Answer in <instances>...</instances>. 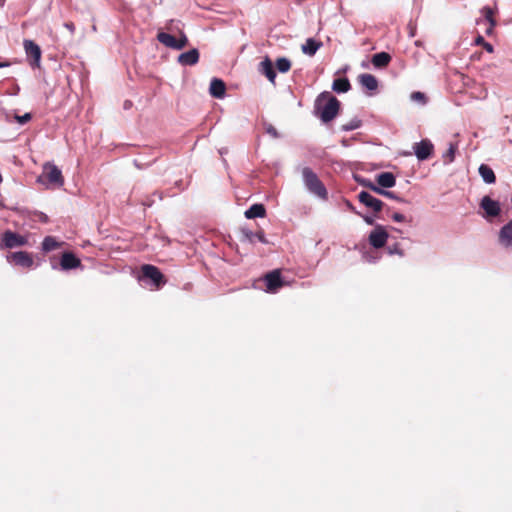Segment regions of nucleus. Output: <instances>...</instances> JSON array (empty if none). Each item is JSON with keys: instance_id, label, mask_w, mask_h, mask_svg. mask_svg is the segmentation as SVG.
Returning <instances> with one entry per match:
<instances>
[{"instance_id": "f257e3e1", "label": "nucleus", "mask_w": 512, "mask_h": 512, "mask_svg": "<svg viewBox=\"0 0 512 512\" xmlns=\"http://www.w3.org/2000/svg\"><path fill=\"white\" fill-rule=\"evenodd\" d=\"M339 110L340 102L330 92L324 91L317 96L314 104V114L322 122L332 121L338 115Z\"/></svg>"}, {"instance_id": "f03ea898", "label": "nucleus", "mask_w": 512, "mask_h": 512, "mask_svg": "<svg viewBox=\"0 0 512 512\" xmlns=\"http://www.w3.org/2000/svg\"><path fill=\"white\" fill-rule=\"evenodd\" d=\"M302 177L308 191L322 200H327L328 191L317 174L310 168L302 169Z\"/></svg>"}, {"instance_id": "7ed1b4c3", "label": "nucleus", "mask_w": 512, "mask_h": 512, "mask_svg": "<svg viewBox=\"0 0 512 512\" xmlns=\"http://www.w3.org/2000/svg\"><path fill=\"white\" fill-rule=\"evenodd\" d=\"M141 279L150 280L155 289H160L167 282L160 269L151 264L141 266Z\"/></svg>"}, {"instance_id": "20e7f679", "label": "nucleus", "mask_w": 512, "mask_h": 512, "mask_svg": "<svg viewBox=\"0 0 512 512\" xmlns=\"http://www.w3.org/2000/svg\"><path fill=\"white\" fill-rule=\"evenodd\" d=\"M28 244V238L17 232L6 230L0 239V249H14Z\"/></svg>"}, {"instance_id": "39448f33", "label": "nucleus", "mask_w": 512, "mask_h": 512, "mask_svg": "<svg viewBox=\"0 0 512 512\" xmlns=\"http://www.w3.org/2000/svg\"><path fill=\"white\" fill-rule=\"evenodd\" d=\"M24 50L27 56V59L29 61V64L33 68H39L40 67V61H41V48L38 44H36L33 40H24L23 42Z\"/></svg>"}, {"instance_id": "423d86ee", "label": "nucleus", "mask_w": 512, "mask_h": 512, "mask_svg": "<svg viewBox=\"0 0 512 512\" xmlns=\"http://www.w3.org/2000/svg\"><path fill=\"white\" fill-rule=\"evenodd\" d=\"M6 260L13 265L27 269L31 268L34 264L32 254L26 251L10 252L6 256Z\"/></svg>"}, {"instance_id": "0eeeda50", "label": "nucleus", "mask_w": 512, "mask_h": 512, "mask_svg": "<svg viewBox=\"0 0 512 512\" xmlns=\"http://www.w3.org/2000/svg\"><path fill=\"white\" fill-rule=\"evenodd\" d=\"M387 239L388 233L381 225H377L369 235V243L376 249L384 247L387 242Z\"/></svg>"}, {"instance_id": "6e6552de", "label": "nucleus", "mask_w": 512, "mask_h": 512, "mask_svg": "<svg viewBox=\"0 0 512 512\" xmlns=\"http://www.w3.org/2000/svg\"><path fill=\"white\" fill-rule=\"evenodd\" d=\"M414 153L418 160L423 161L431 157L434 151V146L428 139H423L413 146Z\"/></svg>"}, {"instance_id": "1a4fd4ad", "label": "nucleus", "mask_w": 512, "mask_h": 512, "mask_svg": "<svg viewBox=\"0 0 512 512\" xmlns=\"http://www.w3.org/2000/svg\"><path fill=\"white\" fill-rule=\"evenodd\" d=\"M264 281L266 283V291L274 293L279 288L283 287L284 282L281 278L280 270L276 269L264 276Z\"/></svg>"}, {"instance_id": "9d476101", "label": "nucleus", "mask_w": 512, "mask_h": 512, "mask_svg": "<svg viewBox=\"0 0 512 512\" xmlns=\"http://www.w3.org/2000/svg\"><path fill=\"white\" fill-rule=\"evenodd\" d=\"M43 175L50 184L62 186L64 183V178L62 176L61 170L53 164L44 165Z\"/></svg>"}, {"instance_id": "9b49d317", "label": "nucleus", "mask_w": 512, "mask_h": 512, "mask_svg": "<svg viewBox=\"0 0 512 512\" xmlns=\"http://www.w3.org/2000/svg\"><path fill=\"white\" fill-rule=\"evenodd\" d=\"M358 200L365 205L367 208L371 209L373 212H380L383 208V202L372 196L370 193L366 191H361L358 194Z\"/></svg>"}, {"instance_id": "f8f14e48", "label": "nucleus", "mask_w": 512, "mask_h": 512, "mask_svg": "<svg viewBox=\"0 0 512 512\" xmlns=\"http://www.w3.org/2000/svg\"><path fill=\"white\" fill-rule=\"evenodd\" d=\"M480 206L489 217H496L500 214L501 211L499 203L492 200L489 196L482 198Z\"/></svg>"}, {"instance_id": "ddd939ff", "label": "nucleus", "mask_w": 512, "mask_h": 512, "mask_svg": "<svg viewBox=\"0 0 512 512\" xmlns=\"http://www.w3.org/2000/svg\"><path fill=\"white\" fill-rule=\"evenodd\" d=\"M60 266L63 270H71L81 266V261L72 252H64L61 256Z\"/></svg>"}, {"instance_id": "4468645a", "label": "nucleus", "mask_w": 512, "mask_h": 512, "mask_svg": "<svg viewBox=\"0 0 512 512\" xmlns=\"http://www.w3.org/2000/svg\"><path fill=\"white\" fill-rule=\"evenodd\" d=\"M199 61V51L193 48L187 52L181 53L178 56V63L183 66H193Z\"/></svg>"}, {"instance_id": "2eb2a0df", "label": "nucleus", "mask_w": 512, "mask_h": 512, "mask_svg": "<svg viewBox=\"0 0 512 512\" xmlns=\"http://www.w3.org/2000/svg\"><path fill=\"white\" fill-rule=\"evenodd\" d=\"M259 72L264 74L270 82L275 83L276 73L274 71L272 61L268 56L260 62Z\"/></svg>"}, {"instance_id": "dca6fc26", "label": "nucleus", "mask_w": 512, "mask_h": 512, "mask_svg": "<svg viewBox=\"0 0 512 512\" xmlns=\"http://www.w3.org/2000/svg\"><path fill=\"white\" fill-rule=\"evenodd\" d=\"M209 92L215 98H223L226 92V85L224 81L218 78L212 79Z\"/></svg>"}, {"instance_id": "f3484780", "label": "nucleus", "mask_w": 512, "mask_h": 512, "mask_svg": "<svg viewBox=\"0 0 512 512\" xmlns=\"http://www.w3.org/2000/svg\"><path fill=\"white\" fill-rule=\"evenodd\" d=\"M499 240L503 246L512 247V220L501 228Z\"/></svg>"}, {"instance_id": "a211bd4d", "label": "nucleus", "mask_w": 512, "mask_h": 512, "mask_svg": "<svg viewBox=\"0 0 512 512\" xmlns=\"http://www.w3.org/2000/svg\"><path fill=\"white\" fill-rule=\"evenodd\" d=\"M376 181L383 188H391L396 184V178L391 172H383L377 175Z\"/></svg>"}, {"instance_id": "6ab92c4d", "label": "nucleus", "mask_w": 512, "mask_h": 512, "mask_svg": "<svg viewBox=\"0 0 512 512\" xmlns=\"http://www.w3.org/2000/svg\"><path fill=\"white\" fill-rule=\"evenodd\" d=\"M391 56L387 52L376 53L372 56L371 62L376 68H385L389 65Z\"/></svg>"}, {"instance_id": "aec40b11", "label": "nucleus", "mask_w": 512, "mask_h": 512, "mask_svg": "<svg viewBox=\"0 0 512 512\" xmlns=\"http://www.w3.org/2000/svg\"><path fill=\"white\" fill-rule=\"evenodd\" d=\"M359 83L368 90H376L378 87V81L372 74H361L358 77Z\"/></svg>"}, {"instance_id": "412c9836", "label": "nucleus", "mask_w": 512, "mask_h": 512, "mask_svg": "<svg viewBox=\"0 0 512 512\" xmlns=\"http://www.w3.org/2000/svg\"><path fill=\"white\" fill-rule=\"evenodd\" d=\"M321 46V41H316L313 38H308L306 42L302 45V52L306 55L313 56Z\"/></svg>"}, {"instance_id": "4be33fe9", "label": "nucleus", "mask_w": 512, "mask_h": 512, "mask_svg": "<svg viewBox=\"0 0 512 512\" xmlns=\"http://www.w3.org/2000/svg\"><path fill=\"white\" fill-rule=\"evenodd\" d=\"M242 233H243V236L245 238V240H247L248 242L250 243H254L255 242V239H257L258 241L264 243V244H267L268 241L265 237V234L262 230L258 231V232H253L251 230H248V229H243L242 230Z\"/></svg>"}, {"instance_id": "5701e85b", "label": "nucleus", "mask_w": 512, "mask_h": 512, "mask_svg": "<svg viewBox=\"0 0 512 512\" xmlns=\"http://www.w3.org/2000/svg\"><path fill=\"white\" fill-rule=\"evenodd\" d=\"M479 174L482 177L483 181L487 184H492L495 183L496 181L494 171L487 164L480 165Z\"/></svg>"}, {"instance_id": "b1692460", "label": "nucleus", "mask_w": 512, "mask_h": 512, "mask_svg": "<svg viewBox=\"0 0 512 512\" xmlns=\"http://www.w3.org/2000/svg\"><path fill=\"white\" fill-rule=\"evenodd\" d=\"M266 209L263 204H253L248 210L245 211V217L253 219L257 217H264Z\"/></svg>"}, {"instance_id": "393cba45", "label": "nucleus", "mask_w": 512, "mask_h": 512, "mask_svg": "<svg viewBox=\"0 0 512 512\" xmlns=\"http://www.w3.org/2000/svg\"><path fill=\"white\" fill-rule=\"evenodd\" d=\"M351 84L347 78H337L333 81L332 89L337 93L348 92Z\"/></svg>"}, {"instance_id": "a878e982", "label": "nucleus", "mask_w": 512, "mask_h": 512, "mask_svg": "<svg viewBox=\"0 0 512 512\" xmlns=\"http://www.w3.org/2000/svg\"><path fill=\"white\" fill-rule=\"evenodd\" d=\"M61 246V243L58 242L54 237L47 236L44 238L42 242V249L45 252H50L55 249H58Z\"/></svg>"}, {"instance_id": "bb28decb", "label": "nucleus", "mask_w": 512, "mask_h": 512, "mask_svg": "<svg viewBox=\"0 0 512 512\" xmlns=\"http://www.w3.org/2000/svg\"><path fill=\"white\" fill-rule=\"evenodd\" d=\"M157 40L165 45L166 47L174 49L176 38L168 33L159 32L157 34Z\"/></svg>"}, {"instance_id": "cd10ccee", "label": "nucleus", "mask_w": 512, "mask_h": 512, "mask_svg": "<svg viewBox=\"0 0 512 512\" xmlns=\"http://www.w3.org/2000/svg\"><path fill=\"white\" fill-rule=\"evenodd\" d=\"M484 18L486 19V21L488 23H491V26H496V20H495V11L493 8L489 7V6H485L482 8L481 10Z\"/></svg>"}, {"instance_id": "c85d7f7f", "label": "nucleus", "mask_w": 512, "mask_h": 512, "mask_svg": "<svg viewBox=\"0 0 512 512\" xmlns=\"http://www.w3.org/2000/svg\"><path fill=\"white\" fill-rule=\"evenodd\" d=\"M276 68L278 69L279 72L281 73H286L290 70L291 68V62L289 59L287 58H278L276 60Z\"/></svg>"}, {"instance_id": "c756f323", "label": "nucleus", "mask_w": 512, "mask_h": 512, "mask_svg": "<svg viewBox=\"0 0 512 512\" xmlns=\"http://www.w3.org/2000/svg\"><path fill=\"white\" fill-rule=\"evenodd\" d=\"M456 150H457V144L451 143L448 150L443 155L445 163H451L454 161Z\"/></svg>"}, {"instance_id": "7c9ffc66", "label": "nucleus", "mask_w": 512, "mask_h": 512, "mask_svg": "<svg viewBox=\"0 0 512 512\" xmlns=\"http://www.w3.org/2000/svg\"><path fill=\"white\" fill-rule=\"evenodd\" d=\"M360 126H361V121L358 119H353V120L349 121L348 123L343 124L342 130L343 131H352V130L359 128Z\"/></svg>"}, {"instance_id": "2f4dec72", "label": "nucleus", "mask_w": 512, "mask_h": 512, "mask_svg": "<svg viewBox=\"0 0 512 512\" xmlns=\"http://www.w3.org/2000/svg\"><path fill=\"white\" fill-rule=\"evenodd\" d=\"M188 44V38L184 33H181V37L179 39H176L174 49L175 50H181L184 47H186Z\"/></svg>"}, {"instance_id": "473e14b6", "label": "nucleus", "mask_w": 512, "mask_h": 512, "mask_svg": "<svg viewBox=\"0 0 512 512\" xmlns=\"http://www.w3.org/2000/svg\"><path fill=\"white\" fill-rule=\"evenodd\" d=\"M31 118H32V115L30 113H25L22 116H18V115L15 116L16 121L20 124H25V123L29 122L31 120Z\"/></svg>"}, {"instance_id": "72a5a7b5", "label": "nucleus", "mask_w": 512, "mask_h": 512, "mask_svg": "<svg viewBox=\"0 0 512 512\" xmlns=\"http://www.w3.org/2000/svg\"><path fill=\"white\" fill-rule=\"evenodd\" d=\"M391 218L395 221V222H405L406 221V217L401 214V213H398V212H394L391 214Z\"/></svg>"}, {"instance_id": "f704fd0d", "label": "nucleus", "mask_w": 512, "mask_h": 512, "mask_svg": "<svg viewBox=\"0 0 512 512\" xmlns=\"http://www.w3.org/2000/svg\"><path fill=\"white\" fill-rule=\"evenodd\" d=\"M390 254H399L400 256H403V251L399 248L398 244H395L393 246L388 247Z\"/></svg>"}, {"instance_id": "c9c22d12", "label": "nucleus", "mask_w": 512, "mask_h": 512, "mask_svg": "<svg viewBox=\"0 0 512 512\" xmlns=\"http://www.w3.org/2000/svg\"><path fill=\"white\" fill-rule=\"evenodd\" d=\"M411 99L412 100H415V101H420V102H424L425 100V95L421 92H413L411 94Z\"/></svg>"}, {"instance_id": "e433bc0d", "label": "nucleus", "mask_w": 512, "mask_h": 512, "mask_svg": "<svg viewBox=\"0 0 512 512\" xmlns=\"http://www.w3.org/2000/svg\"><path fill=\"white\" fill-rule=\"evenodd\" d=\"M266 132L271 135L273 138H277L278 137V131L277 129L272 126V125H268L267 128H266Z\"/></svg>"}, {"instance_id": "4c0bfd02", "label": "nucleus", "mask_w": 512, "mask_h": 512, "mask_svg": "<svg viewBox=\"0 0 512 512\" xmlns=\"http://www.w3.org/2000/svg\"><path fill=\"white\" fill-rule=\"evenodd\" d=\"M383 187L379 186L378 184H373V185H369V189L372 190L373 192L377 193V194H380V195H383L384 193V189H382Z\"/></svg>"}, {"instance_id": "58836bf2", "label": "nucleus", "mask_w": 512, "mask_h": 512, "mask_svg": "<svg viewBox=\"0 0 512 512\" xmlns=\"http://www.w3.org/2000/svg\"><path fill=\"white\" fill-rule=\"evenodd\" d=\"M482 46H483V48H484L487 52H489V53H493L494 48H493V45H492V44H490V43H488V42H486V41H485V42L482 44Z\"/></svg>"}, {"instance_id": "ea45409f", "label": "nucleus", "mask_w": 512, "mask_h": 512, "mask_svg": "<svg viewBox=\"0 0 512 512\" xmlns=\"http://www.w3.org/2000/svg\"><path fill=\"white\" fill-rule=\"evenodd\" d=\"M357 181H358L362 186L367 187V188H369V185H373V184H374L373 182H371V181H370V180H368V179H362V180L357 179Z\"/></svg>"}, {"instance_id": "a19ab883", "label": "nucleus", "mask_w": 512, "mask_h": 512, "mask_svg": "<svg viewBox=\"0 0 512 512\" xmlns=\"http://www.w3.org/2000/svg\"><path fill=\"white\" fill-rule=\"evenodd\" d=\"M383 196H386V197H389V198H393V199H397L399 200V198H397L393 192H390V191H386L384 190V193H383Z\"/></svg>"}, {"instance_id": "79ce46f5", "label": "nucleus", "mask_w": 512, "mask_h": 512, "mask_svg": "<svg viewBox=\"0 0 512 512\" xmlns=\"http://www.w3.org/2000/svg\"><path fill=\"white\" fill-rule=\"evenodd\" d=\"M64 26H65V27H66L70 32H72V33H73V32H74V30H75V26H74V24H73L72 22H67V23H65V25H64Z\"/></svg>"}, {"instance_id": "37998d69", "label": "nucleus", "mask_w": 512, "mask_h": 512, "mask_svg": "<svg viewBox=\"0 0 512 512\" xmlns=\"http://www.w3.org/2000/svg\"><path fill=\"white\" fill-rule=\"evenodd\" d=\"M495 26H491V23H489V26L486 28V34L491 35L494 31Z\"/></svg>"}, {"instance_id": "c03bdc74", "label": "nucleus", "mask_w": 512, "mask_h": 512, "mask_svg": "<svg viewBox=\"0 0 512 512\" xmlns=\"http://www.w3.org/2000/svg\"><path fill=\"white\" fill-rule=\"evenodd\" d=\"M475 42H476V44H478V45H482V44L485 42V40H484V38H483L481 35H479V36L476 38Z\"/></svg>"}, {"instance_id": "a18cd8bd", "label": "nucleus", "mask_w": 512, "mask_h": 512, "mask_svg": "<svg viewBox=\"0 0 512 512\" xmlns=\"http://www.w3.org/2000/svg\"><path fill=\"white\" fill-rule=\"evenodd\" d=\"M365 221L368 223V224H373V220L369 217H366L365 218Z\"/></svg>"}, {"instance_id": "49530a36", "label": "nucleus", "mask_w": 512, "mask_h": 512, "mask_svg": "<svg viewBox=\"0 0 512 512\" xmlns=\"http://www.w3.org/2000/svg\"><path fill=\"white\" fill-rule=\"evenodd\" d=\"M5 3V0H0V6H3Z\"/></svg>"}, {"instance_id": "de8ad7c7", "label": "nucleus", "mask_w": 512, "mask_h": 512, "mask_svg": "<svg viewBox=\"0 0 512 512\" xmlns=\"http://www.w3.org/2000/svg\"><path fill=\"white\" fill-rule=\"evenodd\" d=\"M6 65H7V64H1V63H0V67H4V66H6Z\"/></svg>"}]
</instances>
